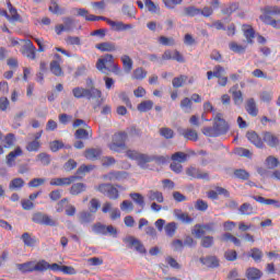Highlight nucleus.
I'll return each instance as SVG.
<instances>
[{"instance_id": "nucleus-1", "label": "nucleus", "mask_w": 280, "mask_h": 280, "mask_svg": "<svg viewBox=\"0 0 280 280\" xmlns=\"http://www.w3.org/2000/svg\"><path fill=\"white\" fill-rule=\"evenodd\" d=\"M126 156H128V159H131V161H137L140 167H145L148 163L152 162L158 163V165H165V163H167V158L163 155H148L139 153L138 151L135 150L126 151Z\"/></svg>"}, {"instance_id": "nucleus-2", "label": "nucleus", "mask_w": 280, "mask_h": 280, "mask_svg": "<svg viewBox=\"0 0 280 280\" xmlns=\"http://www.w3.org/2000/svg\"><path fill=\"white\" fill-rule=\"evenodd\" d=\"M272 16H280L279 5H267L262 9V14L259 16L265 25H270L273 30H280V20H275Z\"/></svg>"}, {"instance_id": "nucleus-3", "label": "nucleus", "mask_w": 280, "mask_h": 280, "mask_svg": "<svg viewBox=\"0 0 280 280\" xmlns=\"http://www.w3.org/2000/svg\"><path fill=\"white\" fill-rule=\"evenodd\" d=\"M72 95L75 97V100H102V91H100L97 88H82L77 86L72 89Z\"/></svg>"}, {"instance_id": "nucleus-4", "label": "nucleus", "mask_w": 280, "mask_h": 280, "mask_svg": "<svg viewBox=\"0 0 280 280\" xmlns=\"http://www.w3.org/2000/svg\"><path fill=\"white\" fill-rule=\"evenodd\" d=\"M127 139L128 133L125 131L114 133L112 137V142L108 144L109 150H112V152H124V150H126Z\"/></svg>"}, {"instance_id": "nucleus-5", "label": "nucleus", "mask_w": 280, "mask_h": 280, "mask_svg": "<svg viewBox=\"0 0 280 280\" xmlns=\"http://www.w3.org/2000/svg\"><path fill=\"white\" fill-rule=\"evenodd\" d=\"M225 73H226V70L224 69V67L218 65L213 68V71L207 72V79L213 80V78H218L219 86H226L229 84V78L224 77Z\"/></svg>"}, {"instance_id": "nucleus-6", "label": "nucleus", "mask_w": 280, "mask_h": 280, "mask_svg": "<svg viewBox=\"0 0 280 280\" xmlns=\"http://www.w3.org/2000/svg\"><path fill=\"white\" fill-rule=\"evenodd\" d=\"M96 191L103 194L109 198V200H118L119 199V190L113 184H101L96 186Z\"/></svg>"}, {"instance_id": "nucleus-7", "label": "nucleus", "mask_w": 280, "mask_h": 280, "mask_svg": "<svg viewBox=\"0 0 280 280\" xmlns=\"http://www.w3.org/2000/svg\"><path fill=\"white\" fill-rule=\"evenodd\" d=\"M93 233L96 235H112L113 237H117V229L113 225H104L101 222L95 223L92 226Z\"/></svg>"}, {"instance_id": "nucleus-8", "label": "nucleus", "mask_w": 280, "mask_h": 280, "mask_svg": "<svg viewBox=\"0 0 280 280\" xmlns=\"http://www.w3.org/2000/svg\"><path fill=\"white\" fill-rule=\"evenodd\" d=\"M32 221L35 224H40L42 226H56V221L43 212H36L33 214Z\"/></svg>"}, {"instance_id": "nucleus-9", "label": "nucleus", "mask_w": 280, "mask_h": 280, "mask_svg": "<svg viewBox=\"0 0 280 280\" xmlns=\"http://www.w3.org/2000/svg\"><path fill=\"white\" fill-rule=\"evenodd\" d=\"M78 180V176H69V177H56L51 178L49 185L51 187H69L72 183Z\"/></svg>"}, {"instance_id": "nucleus-10", "label": "nucleus", "mask_w": 280, "mask_h": 280, "mask_svg": "<svg viewBox=\"0 0 280 280\" xmlns=\"http://www.w3.org/2000/svg\"><path fill=\"white\" fill-rule=\"evenodd\" d=\"M213 126L217 129L219 137L229 132V124H226V120L222 118V114H217V116L214 117Z\"/></svg>"}, {"instance_id": "nucleus-11", "label": "nucleus", "mask_w": 280, "mask_h": 280, "mask_svg": "<svg viewBox=\"0 0 280 280\" xmlns=\"http://www.w3.org/2000/svg\"><path fill=\"white\" fill-rule=\"evenodd\" d=\"M102 154H104V151L100 147L88 148L83 152V156L84 159H86V161H100V159H102Z\"/></svg>"}, {"instance_id": "nucleus-12", "label": "nucleus", "mask_w": 280, "mask_h": 280, "mask_svg": "<svg viewBox=\"0 0 280 280\" xmlns=\"http://www.w3.org/2000/svg\"><path fill=\"white\" fill-rule=\"evenodd\" d=\"M24 46L22 47V54L30 60H36V46L30 39L24 40Z\"/></svg>"}, {"instance_id": "nucleus-13", "label": "nucleus", "mask_w": 280, "mask_h": 280, "mask_svg": "<svg viewBox=\"0 0 280 280\" xmlns=\"http://www.w3.org/2000/svg\"><path fill=\"white\" fill-rule=\"evenodd\" d=\"M74 138L78 140L89 141V139H93V129L91 126L85 125V129L79 128L75 130Z\"/></svg>"}, {"instance_id": "nucleus-14", "label": "nucleus", "mask_w": 280, "mask_h": 280, "mask_svg": "<svg viewBox=\"0 0 280 280\" xmlns=\"http://www.w3.org/2000/svg\"><path fill=\"white\" fill-rule=\"evenodd\" d=\"M124 243L127 244L128 248H135L138 253L145 254V247L141 244V242L133 236H129L124 238Z\"/></svg>"}, {"instance_id": "nucleus-15", "label": "nucleus", "mask_w": 280, "mask_h": 280, "mask_svg": "<svg viewBox=\"0 0 280 280\" xmlns=\"http://www.w3.org/2000/svg\"><path fill=\"white\" fill-rule=\"evenodd\" d=\"M188 80V84H194V82H196V79H194V77H187L185 74H180L178 77H175L172 80V84H173V89H182V86H185V83Z\"/></svg>"}, {"instance_id": "nucleus-16", "label": "nucleus", "mask_w": 280, "mask_h": 280, "mask_svg": "<svg viewBox=\"0 0 280 280\" xmlns=\"http://www.w3.org/2000/svg\"><path fill=\"white\" fill-rule=\"evenodd\" d=\"M63 23L55 26L57 36H60L62 32H71L73 30V19L63 18Z\"/></svg>"}, {"instance_id": "nucleus-17", "label": "nucleus", "mask_w": 280, "mask_h": 280, "mask_svg": "<svg viewBox=\"0 0 280 280\" xmlns=\"http://www.w3.org/2000/svg\"><path fill=\"white\" fill-rule=\"evenodd\" d=\"M18 156H23V149H21V147H16L5 156L8 167H14V165H16L15 161Z\"/></svg>"}, {"instance_id": "nucleus-18", "label": "nucleus", "mask_w": 280, "mask_h": 280, "mask_svg": "<svg viewBox=\"0 0 280 280\" xmlns=\"http://www.w3.org/2000/svg\"><path fill=\"white\" fill-rule=\"evenodd\" d=\"M108 211H110L109 213L110 220H119V218H121V211H119L117 208L113 209V203L105 202L102 207V212L108 213Z\"/></svg>"}, {"instance_id": "nucleus-19", "label": "nucleus", "mask_w": 280, "mask_h": 280, "mask_svg": "<svg viewBox=\"0 0 280 280\" xmlns=\"http://www.w3.org/2000/svg\"><path fill=\"white\" fill-rule=\"evenodd\" d=\"M262 141L264 143H267L269 148H277V145H279L280 143L279 137H277L270 131L262 132Z\"/></svg>"}, {"instance_id": "nucleus-20", "label": "nucleus", "mask_w": 280, "mask_h": 280, "mask_svg": "<svg viewBox=\"0 0 280 280\" xmlns=\"http://www.w3.org/2000/svg\"><path fill=\"white\" fill-rule=\"evenodd\" d=\"M7 7L11 14L8 16L9 23H21V14H19V11L12 5V2H10V0H7Z\"/></svg>"}, {"instance_id": "nucleus-21", "label": "nucleus", "mask_w": 280, "mask_h": 280, "mask_svg": "<svg viewBox=\"0 0 280 280\" xmlns=\"http://www.w3.org/2000/svg\"><path fill=\"white\" fill-rule=\"evenodd\" d=\"M162 60H176V62H185V57H183V54H180L178 50H174V52L171 50H165L162 55Z\"/></svg>"}, {"instance_id": "nucleus-22", "label": "nucleus", "mask_w": 280, "mask_h": 280, "mask_svg": "<svg viewBox=\"0 0 280 280\" xmlns=\"http://www.w3.org/2000/svg\"><path fill=\"white\" fill-rule=\"evenodd\" d=\"M108 25L112 27V30L114 32H126V31L132 30V27H135L132 24H125L121 21L116 22V21H113V20L108 21Z\"/></svg>"}, {"instance_id": "nucleus-23", "label": "nucleus", "mask_w": 280, "mask_h": 280, "mask_svg": "<svg viewBox=\"0 0 280 280\" xmlns=\"http://www.w3.org/2000/svg\"><path fill=\"white\" fill-rule=\"evenodd\" d=\"M246 138L248 139L249 142L253 143V145H255L256 148L259 149H264L265 144H264V140L261 139V137H259V135L255 131H248L246 133Z\"/></svg>"}, {"instance_id": "nucleus-24", "label": "nucleus", "mask_w": 280, "mask_h": 280, "mask_svg": "<svg viewBox=\"0 0 280 280\" xmlns=\"http://www.w3.org/2000/svg\"><path fill=\"white\" fill-rule=\"evenodd\" d=\"M187 176H190V178H198L201 180H209V173H202L198 168L191 166L186 170Z\"/></svg>"}, {"instance_id": "nucleus-25", "label": "nucleus", "mask_w": 280, "mask_h": 280, "mask_svg": "<svg viewBox=\"0 0 280 280\" xmlns=\"http://www.w3.org/2000/svg\"><path fill=\"white\" fill-rule=\"evenodd\" d=\"M115 62V59L113 55H105L103 58L98 59L96 62V69L98 71H102L103 73H106L104 70L106 69V65H113Z\"/></svg>"}, {"instance_id": "nucleus-26", "label": "nucleus", "mask_w": 280, "mask_h": 280, "mask_svg": "<svg viewBox=\"0 0 280 280\" xmlns=\"http://www.w3.org/2000/svg\"><path fill=\"white\" fill-rule=\"evenodd\" d=\"M240 85L235 84L231 90L230 93L232 94L234 104L236 106H240L241 104L244 103V94L242 93V91L238 90Z\"/></svg>"}, {"instance_id": "nucleus-27", "label": "nucleus", "mask_w": 280, "mask_h": 280, "mask_svg": "<svg viewBox=\"0 0 280 280\" xmlns=\"http://www.w3.org/2000/svg\"><path fill=\"white\" fill-rule=\"evenodd\" d=\"M245 110L250 115V117H257L259 115V108H257V103L255 98H248L245 104Z\"/></svg>"}, {"instance_id": "nucleus-28", "label": "nucleus", "mask_w": 280, "mask_h": 280, "mask_svg": "<svg viewBox=\"0 0 280 280\" xmlns=\"http://www.w3.org/2000/svg\"><path fill=\"white\" fill-rule=\"evenodd\" d=\"M200 262L202 266H206V268H219L220 267V260L215 256H207L200 258Z\"/></svg>"}, {"instance_id": "nucleus-29", "label": "nucleus", "mask_w": 280, "mask_h": 280, "mask_svg": "<svg viewBox=\"0 0 280 280\" xmlns=\"http://www.w3.org/2000/svg\"><path fill=\"white\" fill-rule=\"evenodd\" d=\"M25 187V179L21 177H15L9 183L10 191H21Z\"/></svg>"}, {"instance_id": "nucleus-30", "label": "nucleus", "mask_w": 280, "mask_h": 280, "mask_svg": "<svg viewBox=\"0 0 280 280\" xmlns=\"http://www.w3.org/2000/svg\"><path fill=\"white\" fill-rule=\"evenodd\" d=\"M93 170H95V165L83 164L77 170L75 175L73 176H77V180H78L79 178H84V176H86V174H89L90 172H93Z\"/></svg>"}, {"instance_id": "nucleus-31", "label": "nucleus", "mask_w": 280, "mask_h": 280, "mask_svg": "<svg viewBox=\"0 0 280 280\" xmlns=\"http://www.w3.org/2000/svg\"><path fill=\"white\" fill-rule=\"evenodd\" d=\"M245 277L248 280H259L261 279V277H264V272H261V270H259L258 268L249 267L246 270Z\"/></svg>"}, {"instance_id": "nucleus-32", "label": "nucleus", "mask_w": 280, "mask_h": 280, "mask_svg": "<svg viewBox=\"0 0 280 280\" xmlns=\"http://www.w3.org/2000/svg\"><path fill=\"white\" fill-rule=\"evenodd\" d=\"M21 240L24 246H27L28 248H34V246H36V243L38 242L36 240V236H32V234H30L28 232L23 233Z\"/></svg>"}, {"instance_id": "nucleus-33", "label": "nucleus", "mask_w": 280, "mask_h": 280, "mask_svg": "<svg viewBox=\"0 0 280 280\" xmlns=\"http://www.w3.org/2000/svg\"><path fill=\"white\" fill-rule=\"evenodd\" d=\"M243 34L249 45H253L255 38V28L248 24L243 25Z\"/></svg>"}, {"instance_id": "nucleus-34", "label": "nucleus", "mask_w": 280, "mask_h": 280, "mask_svg": "<svg viewBox=\"0 0 280 280\" xmlns=\"http://www.w3.org/2000/svg\"><path fill=\"white\" fill-rule=\"evenodd\" d=\"M95 48L98 49V51H117V46L115 43L110 42H103L95 45Z\"/></svg>"}, {"instance_id": "nucleus-35", "label": "nucleus", "mask_w": 280, "mask_h": 280, "mask_svg": "<svg viewBox=\"0 0 280 280\" xmlns=\"http://www.w3.org/2000/svg\"><path fill=\"white\" fill-rule=\"evenodd\" d=\"M16 268L23 275H27V272H35L34 261H26L23 264H18Z\"/></svg>"}, {"instance_id": "nucleus-36", "label": "nucleus", "mask_w": 280, "mask_h": 280, "mask_svg": "<svg viewBox=\"0 0 280 280\" xmlns=\"http://www.w3.org/2000/svg\"><path fill=\"white\" fill-rule=\"evenodd\" d=\"M182 16H200V9L195 5L185 7L182 12Z\"/></svg>"}, {"instance_id": "nucleus-37", "label": "nucleus", "mask_w": 280, "mask_h": 280, "mask_svg": "<svg viewBox=\"0 0 280 280\" xmlns=\"http://www.w3.org/2000/svg\"><path fill=\"white\" fill-rule=\"evenodd\" d=\"M83 191H86V185L84 183H77L70 187L71 196H80Z\"/></svg>"}, {"instance_id": "nucleus-38", "label": "nucleus", "mask_w": 280, "mask_h": 280, "mask_svg": "<svg viewBox=\"0 0 280 280\" xmlns=\"http://www.w3.org/2000/svg\"><path fill=\"white\" fill-rule=\"evenodd\" d=\"M148 198L151 201L155 200L156 202H160V203L165 202V197H163V192L159 190H149Z\"/></svg>"}, {"instance_id": "nucleus-39", "label": "nucleus", "mask_w": 280, "mask_h": 280, "mask_svg": "<svg viewBox=\"0 0 280 280\" xmlns=\"http://www.w3.org/2000/svg\"><path fill=\"white\" fill-rule=\"evenodd\" d=\"M171 159L175 163H187V161H189V154L179 151V152H175L171 156Z\"/></svg>"}, {"instance_id": "nucleus-40", "label": "nucleus", "mask_w": 280, "mask_h": 280, "mask_svg": "<svg viewBox=\"0 0 280 280\" xmlns=\"http://www.w3.org/2000/svg\"><path fill=\"white\" fill-rule=\"evenodd\" d=\"M124 176H126V172H110L104 175L103 178L104 180L115 182V180H121Z\"/></svg>"}, {"instance_id": "nucleus-41", "label": "nucleus", "mask_w": 280, "mask_h": 280, "mask_svg": "<svg viewBox=\"0 0 280 280\" xmlns=\"http://www.w3.org/2000/svg\"><path fill=\"white\" fill-rule=\"evenodd\" d=\"M35 272H47L49 270V262L45 259L34 261Z\"/></svg>"}, {"instance_id": "nucleus-42", "label": "nucleus", "mask_w": 280, "mask_h": 280, "mask_svg": "<svg viewBox=\"0 0 280 280\" xmlns=\"http://www.w3.org/2000/svg\"><path fill=\"white\" fill-rule=\"evenodd\" d=\"M221 242H232V244H234V246H242V241H240V238L235 237L231 233H224L221 236Z\"/></svg>"}, {"instance_id": "nucleus-43", "label": "nucleus", "mask_w": 280, "mask_h": 280, "mask_svg": "<svg viewBox=\"0 0 280 280\" xmlns=\"http://www.w3.org/2000/svg\"><path fill=\"white\" fill-rule=\"evenodd\" d=\"M50 71L54 73V75H57V78H60V75H65V72L62 71V68L60 67V62L58 60H54L50 62Z\"/></svg>"}, {"instance_id": "nucleus-44", "label": "nucleus", "mask_w": 280, "mask_h": 280, "mask_svg": "<svg viewBox=\"0 0 280 280\" xmlns=\"http://www.w3.org/2000/svg\"><path fill=\"white\" fill-rule=\"evenodd\" d=\"M42 145L43 144L39 142V140H32L26 143L25 149L27 152H39Z\"/></svg>"}, {"instance_id": "nucleus-45", "label": "nucleus", "mask_w": 280, "mask_h": 280, "mask_svg": "<svg viewBox=\"0 0 280 280\" xmlns=\"http://www.w3.org/2000/svg\"><path fill=\"white\" fill-rule=\"evenodd\" d=\"M256 202H259L260 205H275L278 209L280 208V201H277L275 199H266L261 196H254L253 197Z\"/></svg>"}, {"instance_id": "nucleus-46", "label": "nucleus", "mask_w": 280, "mask_h": 280, "mask_svg": "<svg viewBox=\"0 0 280 280\" xmlns=\"http://www.w3.org/2000/svg\"><path fill=\"white\" fill-rule=\"evenodd\" d=\"M48 10L49 12H51V14H57V15L65 14V9L60 8V4H58L56 0L50 1Z\"/></svg>"}, {"instance_id": "nucleus-47", "label": "nucleus", "mask_w": 280, "mask_h": 280, "mask_svg": "<svg viewBox=\"0 0 280 280\" xmlns=\"http://www.w3.org/2000/svg\"><path fill=\"white\" fill-rule=\"evenodd\" d=\"M121 62H122V67H124V70L126 71V73H130V71H132V59L130 58V56L128 55H124L121 58H120Z\"/></svg>"}, {"instance_id": "nucleus-48", "label": "nucleus", "mask_w": 280, "mask_h": 280, "mask_svg": "<svg viewBox=\"0 0 280 280\" xmlns=\"http://www.w3.org/2000/svg\"><path fill=\"white\" fill-rule=\"evenodd\" d=\"M182 110H184V113H191V108L194 106V103L191 102V98L189 97H185L180 101V104H179Z\"/></svg>"}, {"instance_id": "nucleus-49", "label": "nucleus", "mask_w": 280, "mask_h": 280, "mask_svg": "<svg viewBox=\"0 0 280 280\" xmlns=\"http://www.w3.org/2000/svg\"><path fill=\"white\" fill-rule=\"evenodd\" d=\"M229 48L234 52V54H246V46L237 44V42H231L229 44Z\"/></svg>"}, {"instance_id": "nucleus-50", "label": "nucleus", "mask_w": 280, "mask_h": 280, "mask_svg": "<svg viewBox=\"0 0 280 280\" xmlns=\"http://www.w3.org/2000/svg\"><path fill=\"white\" fill-rule=\"evenodd\" d=\"M139 113H148V110H152L154 108V102L152 101H143L138 105Z\"/></svg>"}, {"instance_id": "nucleus-51", "label": "nucleus", "mask_w": 280, "mask_h": 280, "mask_svg": "<svg viewBox=\"0 0 280 280\" xmlns=\"http://www.w3.org/2000/svg\"><path fill=\"white\" fill-rule=\"evenodd\" d=\"M148 78V71L143 68H137L133 70L132 80H145Z\"/></svg>"}, {"instance_id": "nucleus-52", "label": "nucleus", "mask_w": 280, "mask_h": 280, "mask_svg": "<svg viewBox=\"0 0 280 280\" xmlns=\"http://www.w3.org/2000/svg\"><path fill=\"white\" fill-rule=\"evenodd\" d=\"M241 215H253L255 213V210L253 209V206L248 202L243 203L238 209Z\"/></svg>"}, {"instance_id": "nucleus-53", "label": "nucleus", "mask_w": 280, "mask_h": 280, "mask_svg": "<svg viewBox=\"0 0 280 280\" xmlns=\"http://www.w3.org/2000/svg\"><path fill=\"white\" fill-rule=\"evenodd\" d=\"M249 257H252V259H254V261L259 262L264 258V252H261V249H259L257 247H254L249 252Z\"/></svg>"}, {"instance_id": "nucleus-54", "label": "nucleus", "mask_w": 280, "mask_h": 280, "mask_svg": "<svg viewBox=\"0 0 280 280\" xmlns=\"http://www.w3.org/2000/svg\"><path fill=\"white\" fill-rule=\"evenodd\" d=\"M279 165H280L279 159H277L272 155H269L266 159V166L268 167V170H277V167H279Z\"/></svg>"}, {"instance_id": "nucleus-55", "label": "nucleus", "mask_w": 280, "mask_h": 280, "mask_svg": "<svg viewBox=\"0 0 280 280\" xmlns=\"http://www.w3.org/2000/svg\"><path fill=\"white\" fill-rule=\"evenodd\" d=\"M238 9H240V4H237V3H230L228 7L223 8L221 10V12L225 16H231V14H233V12H237Z\"/></svg>"}, {"instance_id": "nucleus-56", "label": "nucleus", "mask_w": 280, "mask_h": 280, "mask_svg": "<svg viewBox=\"0 0 280 280\" xmlns=\"http://www.w3.org/2000/svg\"><path fill=\"white\" fill-rule=\"evenodd\" d=\"M184 139H187L188 141H198V132L194 129H186L183 132Z\"/></svg>"}, {"instance_id": "nucleus-57", "label": "nucleus", "mask_w": 280, "mask_h": 280, "mask_svg": "<svg viewBox=\"0 0 280 280\" xmlns=\"http://www.w3.org/2000/svg\"><path fill=\"white\" fill-rule=\"evenodd\" d=\"M79 220L81 224H90V222H93V214L91 212H81L79 215Z\"/></svg>"}, {"instance_id": "nucleus-58", "label": "nucleus", "mask_w": 280, "mask_h": 280, "mask_svg": "<svg viewBox=\"0 0 280 280\" xmlns=\"http://www.w3.org/2000/svg\"><path fill=\"white\" fill-rule=\"evenodd\" d=\"M36 161H39L42 165H49L51 163V156L45 152L37 154Z\"/></svg>"}, {"instance_id": "nucleus-59", "label": "nucleus", "mask_w": 280, "mask_h": 280, "mask_svg": "<svg viewBox=\"0 0 280 280\" xmlns=\"http://www.w3.org/2000/svg\"><path fill=\"white\" fill-rule=\"evenodd\" d=\"M176 229H178V226L176 225V222H171L168 224L165 225V233L168 237H174V235H176Z\"/></svg>"}, {"instance_id": "nucleus-60", "label": "nucleus", "mask_w": 280, "mask_h": 280, "mask_svg": "<svg viewBox=\"0 0 280 280\" xmlns=\"http://www.w3.org/2000/svg\"><path fill=\"white\" fill-rule=\"evenodd\" d=\"M131 200L136 202V205H139V207H145V200L139 192H132L130 194Z\"/></svg>"}, {"instance_id": "nucleus-61", "label": "nucleus", "mask_w": 280, "mask_h": 280, "mask_svg": "<svg viewBox=\"0 0 280 280\" xmlns=\"http://www.w3.org/2000/svg\"><path fill=\"white\" fill-rule=\"evenodd\" d=\"M4 148H14V143H16V137L14 133H8L4 137Z\"/></svg>"}, {"instance_id": "nucleus-62", "label": "nucleus", "mask_w": 280, "mask_h": 280, "mask_svg": "<svg viewBox=\"0 0 280 280\" xmlns=\"http://www.w3.org/2000/svg\"><path fill=\"white\" fill-rule=\"evenodd\" d=\"M200 244L202 248H211L215 242L213 236H203Z\"/></svg>"}, {"instance_id": "nucleus-63", "label": "nucleus", "mask_w": 280, "mask_h": 280, "mask_svg": "<svg viewBox=\"0 0 280 280\" xmlns=\"http://www.w3.org/2000/svg\"><path fill=\"white\" fill-rule=\"evenodd\" d=\"M161 137H164V139H174V130L172 128L162 127L160 129Z\"/></svg>"}, {"instance_id": "nucleus-64", "label": "nucleus", "mask_w": 280, "mask_h": 280, "mask_svg": "<svg viewBox=\"0 0 280 280\" xmlns=\"http://www.w3.org/2000/svg\"><path fill=\"white\" fill-rule=\"evenodd\" d=\"M202 135H205V137H220V133H218V130L215 129V127H205L202 129Z\"/></svg>"}]
</instances>
